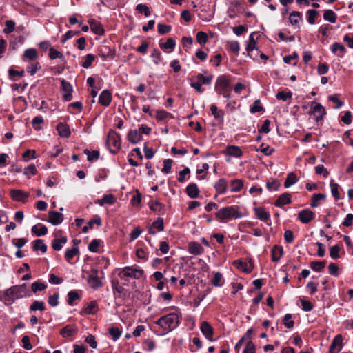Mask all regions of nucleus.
<instances>
[{"label":"nucleus","instance_id":"obj_26","mask_svg":"<svg viewBox=\"0 0 353 353\" xmlns=\"http://www.w3.org/2000/svg\"><path fill=\"white\" fill-rule=\"evenodd\" d=\"M37 51L34 48H28L25 50L23 55V61H34L37 59Z\"/></svg>","mask_w":353,"mask_h":353},{"label":"nucleus","instance_id":"obj_41","mask_svg":"<svg viewBox=\"0 0 353 353\" xmlns=\"http://www.w3.org/2000/svg\"><path fill=\"white\" fill-rule=\"evenodd\" d=\"M212 284L215 287H220L223 285V279L222 274L216 272L214 274V278L212 281Z\"/></svg>","mask_w":353,"mask_h":353},{"label":"nucleus","instance_id":"obj_9","mask_svg":"<svg viewBox=\"0 0 353 353\" xmlns=\"http://www.w3.org/2000/svg\"><path fill=\"white\" fill-rule=\"evenodd\" d=\"M230 86V81L228 77L226 75H221L217 77L214 90H227Z\"/></svg>","mask_w":353,"mask_h":353},{"label":"nucleus","instance_id":"obj_18","mask_svg":"<svg viewBox=\"0 0 353 353\" xmlns=\"http://www.w3.org/2000/svg\"><path fill=\"white\" fill-rule=\"evenodd\" d=\"M291 203V194L288 192H285L281 194L277 200L275 201L274 205L276 207H282L285 205Z\"/></svg>","mask_w":353,"mask_h":353},{"label":"nucleus","instance_id":"obj_40","mask_svg":"<svg viewBox=\"0 0 353 353\" xmlns=\"http://www.w3.org/2000/svg\"><path fill=\"white\" fill-rule=\"evenodd\" d=\"M32 232L35 234L37 236H41L46 235L48 232V228L46 225H42L39 228H37V225H34L32 228Z\"/></svg>","mask_w":353,"mask_h":353},{"label":"nucleus","instance_id":"obj_3","mask_svg":"<svg viewBox=\"0 0 353 353\" xmlns=\"http://www.w3.org/2000/svg\"><path fill=\"white\" fill-rule=\"evenodd\" d=\"M216 216L221 220L232 219L233 218L239 219L242 217V213L236 210L233 206H228L218 210L216 213Z\"/></svg>","mask_w":353,"mask_h":353},{"label":"nucleus","instance_id":"obj_39","mask_svg":"<svg viewBox=\"0 0 353 353\" xmlns=\"http://www.w3.org/2000/svg\"><path fill=\"white\" fill-rule=\"evenodd\" d=\"M33 249L35 251L41 250L43 253H45L47 250V246L42 239H37L34 241Z\"/></svg>","mask_w":353,"mask_h":353},{"label":"nucleus","instance_id":"obj_63","mask_svg":"<svg viewBox=\"0 0 353 353\" xmlns=\"http://www.w3.org/2000/svg\"><path fill=\"white\" fill-rule=\"evenodd\" d=\"M109 334L112 336L114 341H117L121 336V332L119 328L112 327L109 329Z\"/></svg>","mask_w":353,"mask_h":353},{"label":"nucleus","instance_id":"obj_31","mask_svg":"<svg viewBox=\"0 0 353 353\" xmlns=\"http://www.w3.org/2000/svg\"><path fill=\"white\" fill-rule=\"evenodd\" d=\"M272 254V260L273 261H278L282 256L283 254V248L279 245H274L271 251Z\"/></svg>","mask_w":353,"mask_h":353},{"label":"nucleus","instance_id":"obj_48","mask_svg":"<svg viewBox=\"0 0 353 353\" xmlns=\"http://www.w3.org/2000/svg\"><path fill=\"white\" fill-rule=\"evenodd\" d=\"M30 310L31 311H43L45 310V304L43 301H34L30 305Z\"/></svg>","mask_w":353,"mask_h":353},{"label":"nucleus","instance_id":"obj_29","mask_svg":"<svg viewBox=\"0 0 353 353\" xmlns=\"http://www.w3.org/2000/svg\"><path fill=\"white\" fill-rule=\"evenodd\" d=\"M233 265L239 269V270L245 272V273H250L252 270V267H248L247 263L242 262L240 260H236L233 262Z\"/></svg>","mask_w":353,"mask_h":353},{"label":"nucleus","instance_id":"obj_50","mask_svg":"<svg viewBox=\"0 0 353 353\" xmlns=\"http://www.w3.org/2000/svg\"><path fill=\"white\" fill-rule=\"evenodd\" d=\"M318 14V11L316 10H308L306 12L308 23L314 24L315 23V18L317 17Z\"/></svg>","mask_w":353,"mask_h":353},{"label":"nucleus","instance_id":"obj_53","mask_svg":"<svg viewBox=\"0 0 353 353\" xmlns=\"http://www.w3.org/2000/svg\"><path fill=\"white\" fill-rule=\"evenodd\" d=\"M68 303L70 305H73V302L76 300L80 299L79 293L75 290H72L68 292Z\"/></svg>","mask_w":353,"mask_h":353},{"label":"nucleus","instance_id":"obj_36","mask_svg":"<svg viewBox=\"0 0 353 353\" xmlns=\"http://www.w3.org/2000/svg\"><path fill=\"white\" fill-rule=\"evenodd\" d=\"M79 252L78 247H73L71 249H67L65 253V259L68 262L70 263V260L72 259L74 256L78 254Z\"/></svg>","mask_w":353,"mask_h":353},{"label":"nucleus","instance_id":"obj_23","mask_svg":"<svg viewBox=\"0 0 353 353\" xmlns=\"http://www.w3.org/2000/svg\"><path fill=\"white\" fill-rule=\"evenodd\" d=\"M331 51L332 53L336 54L338 57H343L346 52V50L343 45L335 42L332 45Z\"/></svg>","mask_w":353,"mask_h":353},{"label":"nucleus","instance_id":"obj_1","mask_svg":"<svg viewBox=\"0 0 353 353\" xmlns=\"http://www.w3.org/2000/svg\"><path fill=\"white\" fill-rule=\"evenodd\" d=\"M155 323L161 327L165 333H168L178 327L179 317L176 313H170L157 319Z\"/></svg>","mask_w":353,"mask_h":353},{"label":"nucleus","instance_id":"obj_17","mask_svg":"<svg viewBox=\"0 0 353 353\" xmlns=\"http://www.w3.org/2000/svg\"><path fill=\"white\" fill-rule=\"evenodd\" d=\"M254 212L256 217L263 222H267L270 220V214L263 208H255Z\"/></svg>","mask_w":353,"mask_h":353},{"label":"nucleus","instance_id":"obj_22","mask_svg":"<svg viewBox=\"0 0 353 353\" xmlns=\"http://www.w3.org/2000/svg\"><path fill=\"white\" fill-rule=\"evenodd\" d=\"M188 252L194 255H199L203 253L202 246L197 242H190L188 244Z\"/></svg>","mask_w":353,"mask_h":353},{"label":"nucleus","instance_id":"obj_21","mask_svg":"<svg viewBox=\"0 0 353 353\" xmlns=\"http://www.w3.org/2000/svg\"><path fill=\"white\" fill-rule=\"evenodd\" d=\"M77 333V327L74 325H66L60 331V334L64 338L72 336Z\"/></svg>","mask_w":353,"mask_h":353},{"label":"nucleus","instance_id":"obj_32","mask_svg":"<svg viewBox=\"0 0 353 353\" xmlns=\"http://www.w3.org/2000/svg\"><path fill=\"white\" fill-rule=\"evenodd\" d=\"M187 194L192 199L196 198L199 196V190L195 183H190L186 188Z\"/></svg>","mask_w":353,"mask_h":353},{"label":"nucleus","instance_id":"obj_64","mask_svg":"<svg viewBox=\"0 0 353 353\" xmlns=\"http://www.w3.org/2000/svg\"><path fill=\"white\" fill-rule=\"evenodd\" d=\"M256 347L252 341H249L243 350V353H255Z\"/></svg>","mask_w":353,"mask_h":353},{"label":"nucleus","instance_id":"obj_38","mask_svg":"<svg viewBox=\"0 0 353 353\" xmlns=\"http://www.w3.org/2000/svg\"><path fill=\"white\" fill-rule=\"evenodd\" d=\"M323 19L330 23H335L336 21V14L332 10H327L324 12Z\"/></svg>","mask_w":353,"mask_h":353},{"label":"nucleus","instance_id":"obj_49","mask_svg":"<svg viewBox=\"0 0 353 353\" xmlns=\"http://www.w3.org/2000/svg\"><path fill=\"white\" fill-rule=\"evenodd\" d=\"M95 59V56L92 54H88L84 57V61L82 63V67L84 68H88L93 61Z\"/></svg>","mask_w":353,"mask_h":353},{"label":"nucleus","instance_id":"obj_20","mask_svg":"<svg viewBox=\"0 0 353 353\" xmlns=\"http://www.w3.org/2000/svg\"><path fill=\"white\" fill-rule=\"evenodd\" d=\"M111 93L107 90H103L99 95V102L103 106H108L111 103Z\"/></svg>","mask_w":353,"mask_h":353},{"label":"nucleus","instance_id":"obj_60","mask_svg":"<svg viewBox=\"0 0 353 353\" xmlns=\"http://www.w3.org/2000/svg\"><path fill=\"white\" fill-rule=\"evenodd\" d=\"M291 319L292 315L290 314H286L283 317V324L288 329H292L294 325V321Z\"/></svg>","mask_w":353,"mask_h":353},{"label":"nucleus","instance_id":"obj_42","mask_svg":"<svg viewBox=\"0 0 353 353\" xmlns=\"http://www.w3.org/2000/svg\"><path fill=\"white\" fill-rule=\"evenodd\" d=\"M326 262L323 261H312L310 263V268L315 272H321L322 270L325 267Z\"/></svg>","mask_w":353,"mask_h":353},{"label":"nucleus","instance_id":"obj_61","mask_svg":"<svg viewBox=\"0 0 353 353\" xmlns=\"http://www.w3.org/2000/svg\"><path fill=\"white\" fill-rule=\"evenodd\" d=\"M229 49L231 52L238 54L240 50L239 43L236 41H232L228 43Z\"/></svg>","mask_w":353,"mask_h":353},{"label":"nucleus","instance_id":"obj_35","mask_svg":"<svg viewBox=\"0 0 353 353\" xmlns=\"http://www.w3.org/2000/svg\"><path fill=\"white\" fill-rule=\"evenodd\" d=\"M243 186V181L241 179H234L230 183L231 192H239Z\"/></svg>","mask_w":353,"mask_h":353},{"label":"nucleus","instance_id":"obj_2","mask_svg":"<svg viewBox=\"0 0 353 353\" xmlns=\"http://www.w3.org/2000/svg\"><path fill=\"white\" fill-rule=\"evenodd\" d=\"M26 285H14L6 290L4 293L6 301L12 303L16 299L26 296Z\"/></svg>","mask_w":353,"mask_h":353},{"label":"nucleus","instance_id":"obj_4","mask_svg":"<svg viewBox=\"0 0 353 353\" xmlns=\"http://www.w3.org/2000/svg\"><path fill=\"white\" fill-rule=\"evenodd\" d=\"M143 274V270L139 268H134L132 266H126L119 273V276L121 280L128 281V278L134 279H140Z\"/></svg>","mask_w":353,"mask_h":353},{"label":"nucleus","instance_id":"obj_54","mask_svg":"<svg viewBox=\"0 0 353 353\" xmlns=\"http://www.w3.org/2000/svg\"><path fill=\"white\" fill-rule=\"evenodd\" d=\"M281 185L280 182L276 179H273L271 181H268L266 183V187L270 191H276L278 188Z\"/></svg>","mask_w":353,"mask_h":353},{"label":"nucleus","instance_id":"obj_6","mask_svg":"<svg viewBox=\"0 0 353 353\" xmlns=\"http://www.w3.org/2000/svg\"><path fill=\"white\" fill-rule=\"evenodd\" d=\"M87 281L93 289H97L103 285V283L98 276V270L97 269H92L88 276Z\"/></svg>","mask_w":353,"mask_h":353},{"label":"nucleus","instance_id":"obj_27","mask_svg":"<svg viewBox=\"0 0 353 353\" xmlns=\"http://www.w3.org/2000/svg\"><path fill=\"white\" fill-rule=\"evenodd\" d=\"M99 310L98 303L96 301H92L84 307L83 312L86 314H94Z\"/></svg>","mask_w":353,"mask_h":353},{"label":"nucleus","instance_id":"obj_45","mask_svg":"<svg viewBox=\"0 0 353 353\" xmlns=\"http://www.w3.org/2000/svg\"><path fill=\"white\" fill-rule=\"evenodd\" d=\"M84 154L87 156V159L90 161L97 160L99 157V152L97 150L90 152L89 150L85 149L84 150Z\"/></svg>","mask_w":353,"mask_h":353},{"label":"nucleus","instance_id":"obj_58","mask_svg":"<svg viewBox=\"0 0 353 353\" xmlns=\"http://www.w3.org/2000/svg\"><path fill=\"white\" fill-rule=\"evenodd\" d=\"M292 96L291 92H285L283 91H279L277 92L276 97L278 100H281L283 101H287L288 99H290Z\"/></svg>","mask_w":353,"mask_h":353},{"label":"nucleus","instance_id":"obj_51","mask_svg":"<svg viewBox=\"0 0 353 353\" xmlns=\"http://www.w3.org/2000/svg\"><path fill=\"white\" fill-rule=\"evenodd\" d=\"M159 46L161 49H174L175 41L172 38H168L165 43H161Z\"/></svg>","mask_w":353,"mask_h":353},{"label":"nucleus","instance_id":"obj_43","mask_svg":"<svg viewBox=\"0 0 353 353\" xmlns=\"http://www.w3.org/2000/svg\"><path fill=\"white\" fill-rule=\"evenodd\" d=\"M254 33L252 32L250 35V37H249V43H248V45L246 46V51H247L248 54H249V56H250V57H251L250 53L256 48V41H255V39L254 38Z\"/></svg>","mask_w":353,"mask_h":353},{"label":"nucleus","instance_id":"obj_13","mask_svg":"<svg viewBox=\"0 0 353 353\" xmlns=\"http://www.w3.org/2000/svg\"><path fill=\"white\" fill-rule=\"evenodd\" d=\"M61 87L63 90L65 92V94L63 95V97L65 101H70L72 100V87L69 82H67L64 79L61 80Z\"/></svg>","mask_w":353,"mask_h":353},{"label":"nucleus","instance_id":"obj_14","mask_svg":"<svg viewBox=\"0 0 353 353\" xmlns=\"http://www.w3.org/2000/svg\"><path fill=\"white\" fill-rule=\"evenodd\" d=\"M57 130L58 131L59 135L62 137L68 138L71 134L70 127L65 123H59L57 125Z\"/></svg>","mask_w":353,"mask_h":353},{"label":"nucleus","instance_id":"obj_62","mask_svg":"<svg viewBox=\"0 0 353 353\" xmlns=\"http://www.w3.org/2000/svg\"><path fill=\"white\" fill-rule=\"evenodd\" d=\"M101 241L99 239L92 240L88 245L89 251L92 252H97Z\"/></svg>","mask_w":353,"mask_h":353},{"label":"nucleus","instance_id":"obj_33","mask_svg":"<svg viewBox=\"0 0 353 353\" xmlns=\"http://www.w3.org/2000/svg\"><path fill=\"white\" fill-rule=\"evenodd\" d=\"M68 239L65 236L55 239L52 242V247L56 251L61 250L63 248V245L66 243Z\"/></svg>","mask_w":353,"mask_h":353},{"label":"nucleus","instance_id":"obj_11","mask_svg":"<svg viewBox=\"0 0 353 353\" xmlns=\"http://www.w3.org/2000/svg\"><path fill=\"white\" fill-rule=\"evenodd\" d=\"M200 330L207 339H208L210 341H213L212 336L214 334V330L208 322H201L200 325Z\"/></svg>","mask_w":353,"mask_h":353},{"label":"nucleus","instance_id":"obj_47","mask_svg":"<svg viewBox=\"0 0 353 353\" xmlns=\"http://www.w3.org/2000/svg\"><path fill=\"white\" fill-rule=\"evenodd\" d=\"M325 199V195L323 194H314L312 198L310 205L312 208H316L319 206L318 201Z\"/></svg>","mask_w":353,"mask_h":353},{"label":"nucleus","instance_id":"obj_16","mask_svg":"<svg viewBox=\"0 0 353 353\" xmlns=\"http://www.w3.org/2000/svg\"><path fill=\"white\" fill-rule=\"evenodd\" d=\"M210 111L218 123L223 122L224 112L222 110L218 109L217 106L213 104L210 106Z\"/></svg>","mask_w":353,"mask_h":353},{"label":"nucleus","instance_id":"obj_30","mask_svg":"<svg viewBox=\"0 0 353 353\" xmlns=\"http://www.w3.org/2000/svg\"><path fill=\"white\" fill-rule=\"evenodd\" d=\"M94 224H97V225H101L102 221L99 216L96 215L93 219L89 221L88 225L83 228L82 232L83 233L88 232L90 229L93 228Z\"/></svg>","mask_w":353,"mask_h":353},{"label":"nucleus","instance_id":"obj_15","mask_svg":"<svg viewBox=\"0 0 353 353\" xmlns=\"http://www.w3.org/2000/svg\"><path fill=\"white\" fill-rule=\"evenodd\" d=\"M63 220V215L56 211H50L49 212L48 216V221L50 222L52 225H59Z\"/></svg>","mask_w":353,"mask_h":353},{"label":"nucleus","instance_id":"obj_56","mask_svg":"<svg viewBox=\"0 0 353 353\" xmlns=\"http://www.w3.org/2000/svg\"><path fill=\"white\" fill-rule=\"evenodd\" d=\"M136 10L139 12H144L145 17H148L151 14L149 7L142 3L137 5Z\"/></svg>","mask_w":353,"mask_h":353},{"label":"nucleus","instance_id":"obj_24","mask_svg":"<svg viewBox=\"0 0 353 353\" xmlns=\"http://www.w3.org/2000/svg\"><path fill=\"white\" fill-rule=\"evenodd\" d=\"M141 139L142 135H141V132H139L138 130H131L128 134V139L132 143L135 144L139 143Z\"/></svg>","mask_w":353,"mask_h":353},{"label":"nucleus","instance_id":"obj_52","mask_svg":"<svg viewBox=\"0 0 353 353\" xmlns=\"http://www.w3.org/2000/svg\"><path fill=\"white\" fill-rule=\"evenodd\" d=\"M14 21H13L12 20H8L6 21L5 28L3 31L5 34L11 33L14 30Z\"/></svg>","mask_w":353,"mask_h":353},{"label":"nucleus","instance_id":"obj_12","mask_svg":"<svg viewBox=\"0 0 353 353\" xmlns=\"http://www.w3.org/2000/svg\"><path fill=\"white\" fill-rule=\"evenodd\" d=\"M10 196L16 201L25 203L26 202V199L29 196V194L21 190H11Z\"/></svg>","mask_w":353,"mask_h":353},{"label":"nucleus","instance_id":"obj_59","mask_svg":"<svg viewBox=\"0 0 353 353\" xmlns=\"http://www.w3.org/2000/svg\"><path fill=\"white\" fill-rule=\"evenodd\" d=\"M151 57H152L153 62L155 65H158L161 61V54L157 49H154L151 53Z\"/></svg>","mask_w":353,"mask_h":353},{"label":"nucleus","instance_id":"obj_55","mask_svg":"<svg viewBox=\"0 0 353 353\" xmlns=\"http://www.w3.org/2000/svg\"><path fill=\"white\" fill-rule=\"evenodd\" d=\"M331 193L336 200L340 199V194L338 190L339 185L334 183L333 180L330 182Z\"/></svg>","mask_w":353,"mask_h":353},{"label":"nucleus","instance_id":"obj_8","mask_svg":"<svg viewBox=\"0 0 353 353\" xmlns=\"http://www.w3.org/2000/svg\"><path fill=\"white\" fill-rule=\"evenodd\" d=\"M343 347V336L337 334L333 339L329 348V353H339Z\"/></svg>","mask_w":353,"mask_h":353},{"label":"nucleus","instance_id":"obj_10","mask_svg":"<svg viewBox=\"0 0 353 353\" xmlns=\"http://www.w3.org/2000/svg\"><path fill=\"white\" fill-rule=\"evenodd\" d=\"M314 213L308 209L301 210L298 214V219L304 224H307L314 218Z\"/></svg>","mask_w":353,"mask_h":353},{"label":"nucleus","instance_id":"obj_7","mask_svg":"<svg viewBox=\"0 0 353 353\" xmlns=\"http://www.w3.org/2000/svg\"><path fill=\"white\" fill-rule=\"evenodd\" d=\"M310 113L314 114L316 117V121H319L323 119L326 112L325 108L320 103L312 102Z\"/></svg>","mask_w":353,"mask_h":353},{"label":"nucleus","instance_id":"obj_28","mask_svg":"<svg viewBox=\"0 0 353 353\" xmlns=\"http://www.w3.org/2000/svg\"><path fill=\"white\" fill-rule=\"evenodd\" d=\"M90 26L91 30L94 34L101 35L104 33L103 28L99 22L95 20H92L90 21Z\"/></svg>","mask_w":353,"mask_h":353},{"label":"nucleus","instance_id":"obj_57","mask_svg":"<svg viewBox=\"0 0 353 353\" xmlns=\"http://www.w3.org/2000/svg\"><path fill=\"white\" fill-rule=\"evenodd\" d=\"M341 248L338 245H335L330 248V256L333 259H337L340 257L339 251Z\"/></svg>","mask_w":353,"mask_h":353},{"label":"nucleus","instance_id":"obj_46","mask_svg":"<svg viewBox=\"0 0 353 353\" xmlns=\"http://www.w3.org/2000/svg\"><path fill=\"white\" fill-rule=\"evenodd\" d=\"M196 79L198 81L201 82V84L209 85L212 83L213 76L210 75L208 77H204L202 74H198L196 75Z\"/></svg>","mask_w":353,"mask_h":353},{"label":"nucleus","instance_id":"obj_5","mask_svg":"<svg viewBox=\"0 0 353 353\" xmlns=\"http://www.w3.org/2000/svg\"><path fill=\"white\" fill-rule=\"evenodd\" d=\"M106 144L109 148L110 152L116 154L121 148V137L120 135L114 130H110Z\"/></svg>","mask_w":353,"mask_h":353},{"label":"nucleus","instance_id":"obj_44","mask_svg":"<svg viewBox=\"0 0 353 353\" xmlns=\"http://www.w3.org/2000/svg\"><path fill=\"white\" fill-rule=\"evenodd\" d=\"M47 288V285L40 281H35L32 284L31 289L34 293L38 291L44 290Z\"/></svg>","mask_w":353,"mask_h":353},{"label":"nucleus","instance_id":"obj_37","mask_svg":"<svg viewBox=\"0 0 353 353\" xmlns=\"http://www.w3.org/2000/svg\"><path fill=\"white\" fill-rule=\"evenodd\" d=\"M301 19L302 14L298 11H293L289 17L290 22L292 26L297 25Z\"/></svg>","mask_w":353,"mask_h":353},{"label":"nucleus","instance_id":"obj_25","mask_svg":"<svg viewBox=\"0 0 353 353\" xmlns=\"http://www.w3.org/2000/svg\"><path fill=\"white\" fill-rule=\"evenodd\" d=\"M225 154L235 157H240L242 155V151L239 146L229 145L226 148Z\"/></svg>","mask_w":353,"mask_h":353},{"label":"nucleus","instance_id":"obj_34","mask_svg":"<svg viewBox=\"0 0 353 353\" xmlns=\"http://www.w3.org/2000/svg\"><path fill=\"white\" fill-rule=\"evenodd\" d=\"M298 181L296 175L294 172H290L288 174L285 183L284 187L285 188H290L291 185L295 184Z\"/></svg>","mask_w":353,"mask_h":353},{"label":"nucleus","instance_id":"obj_19","mask_svg":"<svg viewBox=\"0 0 353 353\" xmlns=\"http://www.w3.org/2000/svg\"><path fill=\"white\" fill-rule=\"evenodd\" d=\"M216 192L221 194H223L227 192L228 183L225 179H219L214 185Z\"/></svg>","mask_w":353,"mask_h":353}]
</instances>
